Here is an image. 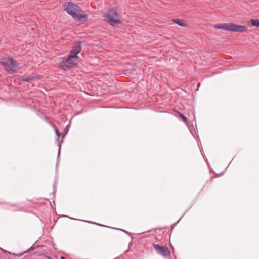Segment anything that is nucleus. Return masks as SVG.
Segmentation results:
<instances>
[{
    "label": "nucleus",
    "instance_id": "423d86ee",
    "mask_svg": "<svg viewBox=\"0 0 259 259\" xmlns=\"http://www.w3.org/2000/svg\"><path fill=\"white\" fill-rule=\"evenodd\" d=\"M76 57L74 56L71 57V54L66 58H63L61 66L64 69H65V67L69 68L71 65L75 63V61L73 60Z\"/></svg>",
    "mask_w": 259,
    "mask_h": 259
},
{
    "label": "nucleus",
    "instance_id": "9d476101",
    "mask_svg": "<svg viewBox=\"0 0 259 259\" xmlns=\"http://www.w3.org/2000/svg\"><path fill=\"white\" fill-rule=\"evenodd\" d=\"M252 26L259 27V20L257 19H252L250 21Z\"/></svg>",
    "mask_w": 259,
    "mask_h": 259
},
{
    "label": "nucleus",
    "instance_id": "f03ea898",
    "mask_svg": "<svg viewBox=\"0 0 259 259\" xmlns=\"http://www.w3.org/2000/svg\"><path fill=\"white\" fill-rule=\"evenodd\" d=\"M214 27L217 29L235 32H244L247 30V27L244 25H237L232 23H220L215 24Z\"/></svg>",
    "mask_w": 259,
    "mask_h": 259
},
{
    "label": "nucleus",
    "instance_id": "7ed1b4c3",
    "mask_svg": "<svg viewBox=\"0 0 259 259\" xmlns=\"http://www.w3.org/2000/svg\"><path fill=\"white\" fill-rule=\"evenodd\" d=\"M0 64L10 74H14L19 69L18 64L13 58H4L0 60Z\"/></svg>",
    "mask_w": 259,
    "mask_h": 259
},
{
    "label": "nucleus",
    "instance_id": "0eeeda50",
    "mask_svg": "<svg viewBox=\"0 0 259 259\" xmlns=\"http://www.w3.org/2000/svg\"><path fill=\"white\" fill-rule=\"evenodd\" d=\"M81 46L80 44H77L73 46L71 50V57L74 56L77 58V54L81 51Z\"/></svg>",
    "mask_w": 259,
    "mask_h": 259
},
{
    "label": "nucleus",
    "instance_id": "1a4fd4ad",
    "mask_svg": "<svg viewBox=\"0 0 259 259\" xmlns=\"http://www.w3.org/2000/svg\"><path fill=\"white\" fill-rule=\"evenodd\" d=\"M37 77H26L24 78V81L26 82H32V81L37 79Z\"/></svg>",
    "mask_w": 259,
    "mask_h": 259
},
{
    "label": "nucleus",
    "instance_id": "20e7f679",
    "mask_svg": "<svg viewBox=\"0 0 259 259\" xmlns=\"http://www.w3.org/2000/svg\"><path fill=\"white\" fill-rule=\"evenodd\" d=\"M103 17L105 18V21L112 26L121 23V21L119 19V15L116 8H113L110 9L109 13L104 14Z\"/></svg>",
    "mask_w": 259,
    "mask_h": 259
},
{
    "label": "nucleus",
    "instance_id": "f8f14e48",
    "mask_svg": "<svg viewBox=\"0 0 259 259\" xmlns=\"http://www.w3.org/2000/svg\"><path fill=\"white\" fill-rule=\"evenodd\" d=\"M54 127L55 131V133H56L57 136H58V137H59L60 136L62 135V134L59 132V130L57 128H56L55 126H54Z\"/></svg>",
    "mask_w": 259,
    "mask_h": 259
},
{
    "label": "nucleus",
    "instance_id": "f257e3e1",
    "mask_svg": "<svg viewBox=\"0 0 259 259\" xmlns=\"http://www.w3.org/2000/svg\"><path fill=\"white\" fill-rule=\"evenodd\" d=\"M64 10L74 19L79 21L86 20L87 15L79 6L72 2H66L64 4Z\"/></svg>",
    "mask_w": 259,
    "mask_h": 259
},
{
    "label": "nucleus",
    "instance_id": "39448f33",
    "mask_svg": "<svg viewBox=\"0 0 259 259\" xmlns=\"http://www.w3.org/2000/svg\"><path fill=\"white\" fill-rule=\"evenodd\" d=\"M153 246L157 253L164 257H167L170 255V251L166 246H161L153 243Z\"/></svg>",
    "mask_w": 259,
    "mask_h": 259
},
{
    "label": "nucleus",
    "instance_id": "4468645a",
    "mask_svg": "<svg viewBox=\"0 0 259 259\" xmlns=\"http://www.w3.org/2000/svg\"><path fill=\"white\" fill-rule=\"evenodd\" d=\"M61 259H65V258L64 257H63V256H61Z\"/></svg>",
    "mask_w": 259,
    "mask_h": 259
},
{
    "label": "nucleus",
    "instance_id": "ddd939ff",
    "mask_svg": "<svg viewBox=\"0 0 259 259\" xmlns=\"http://www.w3.org/2000/svg\"><path fill=\"white\" fill-rule=\"evenodd\" d=\"M45 257L47 258V259H52V258L48 256H46Z\"/></svg>",
    "mask_w": 259,
    "mask_h": 259
},
{
    "label": "nucleus",
    "instance_id": "9b49d317",
    "mask_svg": "<svg viewBox=\"0 0 259 259\" xmlns=\"http://www.w3.org/2000/svg\"><path fill=\"white\" fill-rule=\"evenodd\" d=\"M178 114H179V116L182 118L183 122L185 123H187V118L183 114H182L180 112H179Z\"/></svg>",
    "mask_w": 259,
    "mask_h": 259
},
{
    "label": "nucleus",
    "instance_id": "6e6552de",
    "mask_svg": "<svg viewBox=\"0 0 259 259\" xmlns=\"http://www.w3.org/2000/svg\"><path fill=\"white\" fill-rule=\"evenodd\" d=\"M172 22L177 24L178 25L183 26V27H187V24L185 20L181 19H174L172 20Z\"/></svg>",
    "mask_w": 259,
    "mask_h": 259
}]
</instances>
